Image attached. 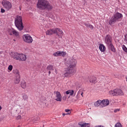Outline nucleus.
<instances>
[{
	"instance_id": "obj_28",
	"label": "nucleus",
	"mask_w": 127,
	"mask_h": 127,
	"mask_svg": "<svg viewBox=\"0 0 127 127\" xmlns=\"http://www.w3.org/2000/svg\"><path fill=\"white\" fill-rule=\"evenodd\" d=\"M53 56H55V57H59V51H58L56 53H54L53 54Z\"/></svg>"
},
{
	"instance_id": "obj_19",
	"label": "nucleus",
	"mask_w": 127,
	"mask_h": 127,
	"mask_svg": "<svg viewBox=\"0 0 127 127\" xmlns=\"http://www.w3.org/2000/svg\"><path fill=\"white\" fill-rule=\"evenodd\" d=\"M69 95V96H73L74 94V90H68L66 91L65 92H64V95Z\"/></svg>"
},
{
	"instance_id": "obj_5",
	"label": "nucleus",
	"mask_w": 127,
	"mask_h": 127,
	"mask_svg": "<svg viewBox=\"0 0 127 127\" xmlns=\"http://www.w3.org/2000/svg\"><path fill=\"white\" fill-rule=\"evenodd\" d=\"M110 95L113 96H123L124 95V92L120 89H115L109 92Z\"/></svg>"
},
{
	"instance_id": "obj_12",
	"label": "nucleus",
	"mask_w": 127,
	"mask_h": 127,
	"mask_svg": "<svg viewBox=\"0 0 127 127\" xmlns=\"http://www.w3.org/2000/svg\"><path fill=\"white\" fill-rule=\"evenodd\" d=\"M20 54L17 53H14L12 56V58L15 59V60H19Z\"/></svg>"
},
{
	"instance_id": "obj_21",
	"label": "nucleus",
	"mask_w": 127,
	"mask_h": 127,
	"mask_svg": "<svg viewBox=\"0 0 127 127\" xmlns=\"http://www.w3.org/2000/svg\"><path fill=\"white\" fill-rule=\"evenodd\" d=\"M78 125L81 127H90V124L88 123L82 124L81 122L78 123Z\"/></svg>"
},
{
	"instance_id": "obj_25",
	"label": "nucleus",
	"mask_w": 127,
	"mask_h": 127,
	"mask_svg": "<svg viewBox=\"0 0 127 127\" xmlns=\"http://www.w3.org/2000/svg\"><path fill=\"white\" fill-rule=\"evenodd\" d=\"M22 98L24 101H27L28 100V96L25 94H23Z\"/></svg>"
},
{
	"instance_id": "obj_20",
	"label": "nucleus",
	"mask_w": 127,
	"mask_h": 127,
	"mask_svg": "<svg viewBox=\"0 0 127 127\" xmlns=\"http://www.w3.org/2000/svg\"><path fill=\"white\" fill-rule=\"evenodd\" d=\"M102 104V101L101 100H98L94 103V106L96 108H98L99 106H101Z\"/></svg>"
},
{
	"instance_id": "obj_36",
	"label": "nucleus",
	"mask_w": 127,
	"mask_h": 127,
	"mask_svg": "<svg viewBox=\"0 0 127 127\" xmlns=\"http://www.w3.org/2000/svg\"><path fill=\"white\" fill-rule=\"evenodd\" d=\"M70 114H71V113H68L67 114L63 113V117H65V116H66V115H70Z\"/></svg>"
},
{
	"instance_id": "obj_29",
	"label": "nucleus",
	"mask_w": 127,
	"mask_h": 127,
	"mask_svg": "<svg viewBox=\"0 0 127 127\" xmlns=\"http://www.w3.org/2000/svg\"><path fill=\"white\" fill-rule=\"evenodd\" d=\"M48 70H53V66L49 65L47 66Z\"/></svg>"
},
{
	"instance_id": "obj_7",
	"label": "nucleus",
	"mask_w": 127,
	"mask_h": 127,
	"mask_svg": "<svg viewBox=\"0 0 127 127\" xmlns=\"http://www.w3.org/2000/svg\"><path fill=\"white\" fill-rule=\"evenodd\" d=\"M2 4L4 8L6 10H9L12 7V5L11 4V2L9 1L4 0L2 1Z\"/></svg>"
},
{
	"instance_id": "obj_3",
	"label": "nucleus",
	"mask_w": 127,
	"mask_h": 127,
	"mask_svg": "<svg viewBox=\"0 0 127 127\" xmlns=\"http://www.w3.org/2000/svg\"><path fill=\"white\" fill-rule=\"evenodd\" d=\"M15 26L17 28L19 31L23 30L24 26H23V23H22V17L21 16L17 15L15 19Z\"/></svg>"
},
{
	"instance_id": "obj_47",
	"label": "nucleus",
	"mask_w": 127,
	"mask_h": 127,
	"mask_svg": "<svg viewBox=\"0 0 127 127\" xmlns=\"http://www.w3.org/2000/svg\"><path fill=\"white\" fill-rule=\"evenodd\" d=\"M78 94H80V92H78Z\"/></svg>"
},
{
	"instance_id": "obj_24",
	"label": "nucleus",
	"mask_w": 127,
	"mask_h": 127,
	"mask_svg": "<svg viewBox=\"0 0 127 127\" xmlns=\"http://www.w3.org/2000/svg\"><path fill=\"white\" fill-rule=\"evenodd\" d=\"M84 24L86 27H89L91 29H93V28H94V26L89 23H84Z\"/></svg>"
},
{
	"instance_id": "obj_44",
	"label": "nucleus",
	"mask_w": 127,
	"mask_h": 127,
	"mask_svg": "<svg viewBox=\"0 0 127 127\" xmlns=\"http://www.w3.org/2000/svg\"><path fill=\"white\" fill-rule=\"evenodd\" d=\"M2 109V108H1V106H0V111Z\"/></svg>"
},
{
	"instance_id": "obj_23",
	"label": "nucleus",
	"mask_w": 127,
	"mask_h": 127,
	"mask_svg": "<svg viewBox=\"0 0 127 127\" xmlns=\"http://www.w3.org/2000/svg\"><path fill=\"white\" fill-rule=\"evenodd\" d=\"M59 56L64 57V56L66 55V52H61L60 51H59Z\"/></svg>"
},
{
	"instance_id": "obj_33",
	"label": "nucleus",
	"mask_w": 127,
	"mask_h": 127,
	"mask_svg": "<svg viewBox=\"0 0 127 127\" xmlns=\"http://www.w3.org/2000/svg\"><path fill=\"white\" fill-rule=\"evenodd\" d=\"M118 112H120L119 109H117L114 110V113H118Z\"/></svg>"
},
{
	"instance_id": "obj_31",
	"label": "nucleus",
	"mask_w": 127,
	"mask_h": 127,
	"mask_svg": "<svg viewBox=\"0 0 127 127\" xmlns=\"http://www.w3.org/2000/svg\"><path fill=\"white\" fill-rule=\"evenodd\" d=\"M123 49L124 51H125V52H126L127 53V48H126V46L123 45Z\"/></svg>"
},
{
	"instance_id": "obj_43",
	"label": "nucleus",
	"mask_w": 127,
	"mask_h": 127,
	"mask_svg": "<svg viewBox=\"0 0 127 127\" xmlns=\"http://www.w3.org/2000/svg\"><path fill=\"white\" fill-rule=\"evenodd\" d=\"M50 74H51V71H49V75H50Z\"/></svg>"
},
{
	"instance_id": "obj_35",
	"label": "nucleus",
	"mask_w": 127,
	"mask_h": 127,
	"mask_svg": "<svg viewBox=\"0 0 127 127\" xmlns=\"http://www.w3.org/2000/svg\"><path fill=\"white\" fill-rule=\"evenodd\" d=\"M125 41L127 42V34L125 36Z\"/></svg>"
},
{
	"instance_id": "obj_13",
	"label": "nucleus",
	"mask_w": 127,
	"mask_h": 127,
	"mask_svg": "<svg viewBox=\"0 0 127 127\" xmlns=\"http://www.w3.org/2000/svg\"><path fill=\"white\" fill-rule=\"evenodd\" d=\"M54 33H56L55 28L48 30L46 32L47 35H52V34H54Z\"/></svg>"
},
{
	"instance_id": "obj_2",
	"label": "nucleus",
	"mask_w": 127,
	"mask_h": 127,
	"mask_svg": "<svg viewBox=\"0 0 127 127\" xmlns=\"http://www.w3.org/2000/svg\"><path fill=\"white\" fill-rule=\"evenodd\" d=\"M37 7L41 10H51L53 8V6L47 0H38Z\"/></svg>"
},
{
	"instance_id": "obj_38",
	"label": "nucleus",
	"mask_w": 127,
	"mask_h": 127,
	"mask_svg": "<svg viewBox=\"0 0 127 127\" xmlns=\"http://www.w3.org/2000/svg\"><path fill=\"white\" fill-rule=\"evenodd\" d=\"M66 96H64L63 97V100H64V101H66Z\"/></svg>"
},
{
	"instance_id": "obj_17",
	"label": "nucleus",
	"mask_w": 127,
	"mask_h": 127,
	"mask_svg": "<svg viewBox=\"0 0 127 127\" xmlns=\"http://www.w3.org/2000/svg\"><path fill=\"white\" fill-rule=\"evenodd\" d=\"M107 46H108L109 48H110L112 52H116V49L115 48V47L114 46V45H113L112 43L107 45Z\"/></svg>"
},
{
	"instance_id": "obj_4",
	"label": "nucleus",
	"mask_w": 127,
	"mask_h": 127,
	"mask_svg": "<svg viewBox=\"0 0 127 127\" xmlns=\"http://www.w3.org/2000/svg\"><path fill=\"white\" fill-rule=\"evenodd\" d=\"M122 17H123V14L121 13L117 12L112 17L111 19L109 20V23L110 25H113L115 22L119 21V19L122 18Z\"/></svg>"
},
{
	"instance_id": "obj_45",
	"label": "nucleus",
	"mask_w": 127,
	"mask_h": 127,
	"mask_svg": "<svg viewBox=\"0 0 127 127\" xmlns=\"http://www.w3.org/2000/svg\"><path fill=\"white\" fill-rule=\"evenodd\" d=\"M126 81H127V76H126Z\"/></svg>"
},
{
	"instance_id": "obj_16",
	"label": "nucleus",
	"mask_w": 127,
	"mask_h": 127,
	"mask_svg": "<svg viewBox=\"0 0 127 127\" xmlns=\"http://www.w3.org/2000/svg\"><path fill=\"white\" fill-rule=\"evenodd\" d=\"M19 61H25L26 60V56L23 54H20Z\"/></svg>"
},
{
	"instance_id": "obj_41",
	"label": "nucleus",
	"mask_w": 127,
	"mask_h": 127,
	"mask_svg": "<svg viewBox=\"0 0 127 127\" xmlns=\"http://www.w3.org/2000/svg\"><path fill=\"white\" fill-rule=\"evenodd\" d=\"M95 127H104L103 126H101V125H98V126H95Z\"/></svg>"
},
{
	"instance_id": "obj_40",
	"label": "nucleus",
	"mask_w": 127,
	"mask_h": 127,
	"mask_svg": "<svg viewBox=\"0 0 127 127\" xmlns=\"http://www.w3.org/2000/svg\"><path fill=\"white\" fill-rule=\"evenodd\" d=\"M70 111V110H69V109H65V112H66V113H68V112Z\"/></svg>"
},
{
	"instance_id": "obj_22",
	"label": "nucleus",
	"mask_w": 127,
	"mask_h": 127,
	"mask_svg": "<svg viewBox=\"0 0 127 127\" xmlns=\"http://www.w3.org/2000/svg\"><path fill=\"white\" fill-rule=\"evenodd\" d=\"M19 82H20V75L16 76V77L14 79L15 84H18Z\"/></svg>"
},
{
	"instance_id": "obj_11",
	"label": "nucleus",
	"mask_w": 127,
	"mask_h": 127,
	"mask_svg": "<svg viewBox=\"0 0 127 127\" xmlns=\"http://www.w3.org/2000/svg\"><path fill=\"white\" fill-rule=\"evenodd\" d=\"M55 31H56V33L57 35H58V36H61V37H62V36H63V34L64 33H63V31H62V30H61L60 29H59L58 28H56Z\"/></svg>"
},
{
	"instance_id": "obj_42",
	"label": "nucleus",
	"mask_w": 127,
	"mask_h": 127,
	"mask_svg": "<svg viewBox=\"0 0 127 127\" xmlns=\"http://www.w3.org/2000/svg\"><path fill=\"white\" fill-rule=\"evenodd\" d=\"M83 92H82L81 93V96H82V97H83Z\"/></svg>"
},
{
	"instance_id": "obj_6",
	"label": "nucleus",
	"mask_w": 127,
	"mask_h": 127,
	"mask_svg": "<svg viewBox=\"0 0 127 127\" xmlns=\"http://www.w3.org/2000/svg\"><path fill=\"white\" fill-rule=\"evenodd\" d=\"M22 38L23 41H24L25 43H29L30 44L31 43H32V42L33 41L32 37H31V36H30L29 34L23 35Z\"/></svg>"
},
{
	"instance_id": "obj_14",
	"label": "nucleus",
	"mask_w": 127,
	"mask_h": 127,
	"mask_svg": "<svg viewBox=\"0 0 127 127\" xmlns=\"http://www.w3.org/2000/svg\"><path fill=\"white\" fill-rule=\"evenodd\" d=\"M101 104L103 105V107H107V106H109L110 105V101L109 99H105L101 101Z\"/></svg>"
},
{
	"instance_id": "obj_15",
	"label": "nucleus",
	"mask_w": 127,
	"mask_h": 127,
	"mask_svg": "<svg viewBox=\"0 0 127 127\" xmlns=\"http://www.w3.org/2000/svg\"><path fill=\"white\" fill-rule=\"evenodd\" d=\"M88 80L90 83H96L97 82V78L94 76L89 77Z\"/></svg>"
},
{
	"instance_id": "obj_32",
	"label": "nucleus",
	"mask_w": 127,
	"mask_h": 127,
	"mask_svg": "<svg viewBox=\"0 0 127 127\" xmlns=\"http://www.w3.org/2000/svg\"><path fill=\"white\" fill-rule=\"evenodd\" d=\"M12 68H13L12 65H10L8 67V70H9V71H11L12 70Z\"/></svg>"
},
{
	"instance_id": "obj_46",
	"label": "nucleus",
	"mask_w": 127,
	"mask_h": 127,
	"mask_svg": "<svg viewBox=\"0 0 127 127\" xmlns=\"http://www.w3.org/2000/svg\"><path fill=\"white\" fill-rule=\"evenodd\" d=\"M0 54H1V52H0Z\"/></svg>"
},
{
	"instance_id": "obj_30",
	"label": "nucleus",
	"mask_w": 127,
	"mask_h": 127,
	"mask_svg": "<svg viewBox=\"0 0 127 127\" xmlns=\"http://www.w3.org/2000/svg\"><path fill=\"white\" fill-rule=\"evenodd\" d=\"M115 127H123V126H122V124H121V123H119L115 125Z\"/></svg>"
},
{
	"instance_id": "obj_27",
	"label": "nucleus",
	"mask_w": 127,
	"mask_h": 127,
	"mask_svg": "<svg viewBox=\"0 0 127 127\" xmlns=\"http://www.w3.org/2000/svg\"><path fill=\"white\" fill-rule=\"evenodd\" d=\"M13 73H14V74H16V77H17V76H20L19 75V71L17 69L13 70Z\"/></svg>"
},
{
	"instance_id": "obj_18",
	"label": "nucleus",
	"mask_w": 127,
	"mask_h": 127,
	"mask_svg": "<svg viewBox=\"0 0 127 127\" xmlns=\"http://www.w3.org/2000/svg\"><path fill=\"white\" fill-rule=\"evenodd\" d=\"M99 50L101 52H104L106 51V47L103 44H100L99 46Z\"/></svg>"
},
{
	"instance_id": "obj_39",
	"label": "nucleus",
	"mask_w": 127,
	"mask_h": 127,
	"mask_svg": "<svg viewBox=\"0 0 127 127\" xmlns=\"http://www.w3.org/2000/svg\"><path fill=\"white\" fill-rule=\"evenodd\" d=\"M38 120H39V119L37 118L36 119L33 120V122H37V121H38Z\"/></svg>"
},
{
	"instance_id": "obj_37",
	"label": "nucleus",
	"mask_w": 127,
	"mask_h": 127,
	"mask_svg": "<svg viewBox=\"0 0 127 127\" xmlns=\"http://www.w3.org/2000/svg\"><path fill=\"white\" fill-rule=\"evenodd\" d=\"M17 119L18 120H19L20 119H21V116H20V115L18 116L17 117Z\"/></svg>"
},
{
	"instance_id": "obj_8",
	"label": "nucleus",
	"mask_w": 127,
	"mask_h": 127,
	"mask_svg": "<svg viewBox=\"0 0 127 127\" xmlns=\"http://www.w3.org/2000/svg\"><path fill=\"white\" fill-rule=\"evenodd\" d=\"M112 41H113V39L112 38V36H111V35H107L105 36V42L107 45L111 44V43H112Z\"/></svg>"
},
{
	"instance_id": "obj_9",
	"label": "nucleus",
	"mask_w": 127,
	"mask_h": 127,
	"mask_svg": "<svg viewBox=\"0 0 127 127\" xmlns=\"http://www.w3.org/2000/svg\"><path fill=\"white\" fill-rule=\"evenodd\" d=\"M55 100L57 102H61L62 101V95H61V93L59 91L56 92V98Z\"/></svg>"
},
{
	"instance_id": "obj_10",
	"label": "nucleus",
	"mask_w": 127,
	"mask_h": 127,
	"mask_svg": "<svg viewBox=\"0 0 127 127\" xmlns=\"http://www.w3.org/2000/svg\"><path fill=\"white\" fill-rule=\"evenodd\" d=\"M8 32L10 35H12L13 34L15 36H18V32L12 28L8 29Z\"/></svg>"
},
{
	"instance_id": "obj_34",
	"label": "nucleus",
	"mask_w": 127,
	"mask_h": 127,
	"mask_svg": "<svg viewBox=\"0 0 127 127\" xmlns=\"http://www.w3.org/2000/svg\"><path fill=\"white\" fill-rule=\"evenodd\" d=\"M1 12L2 13H3L5 12V10H4V9L1 8Z\"/></svg>"
},
{
	"instance_id": "obj_1",
	"label": "nucleus",
	"mask_w": 127,
	"mask_h": 127,
	"mask_svg": "<svg viewBox=\"0 0 127 127\" xmlns=\"http://www.w3.org/2000/svg\"><path fill=\"white\" fill-rule=\"evenodd\" d=\"M67 64L69 65V66L68 70H67L64 74V77H68V76L74 75V74L76 73L77 61L74 59L70 58L67 61Z\"/></svg>"
},
{
	"instance_id": "obj_26",
	"label": "nucleus",
	"mask_w": 127,
	"mask_h": 127,
	"mask_svg": "<svg viewBox=\"0 0 127 127\" xmlns=\"http://www.w3.org/2000/svg\"><path fill=\"white\" fill-rule=\"evenodd\" d=\"M21 86L23 89H25L26 87V84H25V81H22L21 83Z\"/></svg>"
}]
</instances>
